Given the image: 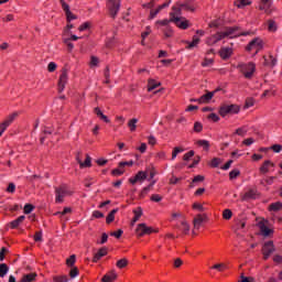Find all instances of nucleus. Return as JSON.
<instances>
[{"label":"nucleus","mask_w":282,"mask_h":282,"mask_svg":"<svg viewBox=\"0 0 282 282\" xmlns=\"http://www.w3.org/2000/svg\"><path fill=\"white\" fill-rule=\"evenodd\" d=\"M241 111V107L238 105H224L219 109V116L226 118V116H235Z\"/></svg>","instance_id":"nucleus-4"},{"label":"nucleus","mask_w":282,"mask_h":282,"mask_svg":"<svg viewBox=\"0 0 282 282\" xmlns=\"http://www.w3.org/2000/svg\"><path fill=\"white\" fill-rule=\"evenodd\" d=\"M66 263H67V265L73 267L74 263H76V256H75V254L70 256V257L66 260Z\"/></svg>","instance_id":"nucleus-60"},{"label":"nucleus","mask_w":282,"mask_h":282,"mask_svg":"<svg viewBox=\"0 0 282 282\" xmlns=\"http://www.w3.org/2000/svg\"><path fill=\"white\" fill-rule=\"evenodd\" d=\"M116 265L119 270H122V268H127V265H129V260H127V258H122L117 261Z\"/></svg>","instance_id":"nucleus-36"},{"label":"nucleus","mask_w":282,"mask_h":282,"mask_svg":"<svg viewBox=\"0 0 282 282\" xmlns=\"http://www.w3.org/2000/svg\"><path fill=\"white\" fill-rule=\"evenodd\" d=\"M62 8L65 11L66 20L68 23H72V21H76L77 17L72 13V10H69V4L65 2V0H61Z\"/></svg>","instance_id":"nucleus-13"},{"label":"nucleus","mask_w":282,"mask_h":282,"mask_svg":"<svg viewBox=\"0 0 282 282\" xmlns=\"http://www.w3.org/2000/svg\"><path fill=\"white\" fill-rule=\"evenodd\" d=\"M108 252L109 249H107V247L100 248L93 257L94 263H98V261H100L102 257H107Z\"/></svg>","instance_id":"nucleus-15"},{"label":"nucleus","mask_w":282,"mask_h":282,"mask_svg":"<svg viewBox=\"0 0 282 282\" xmlns=\"http://www.w3.org/2000/svg\"><path fill=\"white\" fill-rule=\"evenodd\" d=\"M54 282H69V279H67V275H58L53 278Z\"/></svg>","instance_id":"nucleus-49"},{"label":"nucleus","mask_w":282,"mask_h":282,"mask_svg":"<svg viewBox=\"0 0 282 282\" xmlns=\"http://www.w3.org/2000/svg\"><path fill=\"white\" fill-rule=\"evenodd\" d=\"M147 177H148L147 172L140 171L137 173L135 176L130 177L129 182H130V184H138V182H140V184H142V182H144V180H147Z\"/></svg>","instance_id":"nucleus-14"},{"label":"nucleus","mask_w":282,"mask_h":282,"mask_svg":"<svg viewBox=\"0 0 282 282\" xmlns=\"http://www.w3.org/2000/svg\"><path fill=\"white\" fill-rule=\"evenodd\" d=\"M8 272H10V267H8V264H6V263H1L0 264V279H3V276H6V274H8Z\"/></svg>","instance_id":"nucleus-31"},{"label":"nucleus","mask_w":282,"mask_h":282,"mask_svg":"<svg viewBox=\"0 0 282 282\" xmlns=\"http://www.w3.org/2000/svg\"><path fill=\"white\" fill-rule=\"evenodd\" d=\"M68 213H72V207H65L63 212H57L55 215L63 217V215H68Z\"/></svg>","instance_id":"nucleus-56"},{"label":"nucleus","mask_w":282,"mask_h":282,"mask_svg":"<svg viewBox=\"0 0 282 282\" xmlns=\"http://www.w3.org/2000/svg\"><path fill=\"white\" fill-rule=\"evenodd\" d=\"M242 199H257V189H249L248 192H246L242 196Z\"/></svg>","instance_id":"nucleus-27"},{"label":"nucleus","mask_w":282,"mask_h":282,"mask_svg":"<svg viewBox=\"0 0 282 282\" xmlns=\"http://www.w3.org/2000/svg\"><path fill=\"white\" fill-rule=\"evenodd\" d=\"M148 143L150 147H155L158 144V139H155V135L151 134L148 137Z\"/></svg>","instance_id":"nucleus-48"},{"label":"nucleus","mask_w":282,"mask_h":282,"mask_svg":"<svg viewBox=\"0 0 282 282\" xmlns=\"http://www.w3.org/2000/svg\"><path fill=\"white\" fill-rule=\"evenodd\" d=\"M246 133H248V128H246V127L238 128L236 130V134L241 135V138H243L246 135Z\"/></svg>","instance_id":"nucleus-46"},{"label":"nucleus","mask_w":282,"mask_h":282,"mask_svg":"<svg viewBox=\"0 0 282 282\" xmlns=\"http://www.w3.org/2000/svg\"><path fill=\"white\" fill-rule=\"evenodd\" d=\"M95 113H96L97 118H100V120H102L104 122H106V123L110 122L109 117H107L102 112V110H100L98 107L95 108Z\"/></svg>","instance_id":"nucleus-26"},{"label":"nucleus","mask_w":282,"mask_h":282,"mask_svg":"<svg viewBox=\"0 0 282 282\" xmlns=\"http://www.w3.org/2000/svg\"><path fill=\"white\" fill-rule=\"evenodd\" d=\"M25 221V216H20L15 220L11 221V227L12 228H18V226H21Z\"/></svg>","instance_id":"nucleus-33"},{"label":"nucleus","mask_w":282,"mask_h":282,"mask_svg":"<svg viewBox=\"0 0 282 282\" xmlns=\"http://www.w3.org/2000/svg\"><path fill=\"white\" fill-rule=\"evenodd\" d=\"M241 74L245 76V78H252L254 76V72H257V64L249 62V63H242L238 65Z\"/></svg>","instance_id":"nucleus-3"},{"label":"nucleus","mask_w":282,"mask_h":282,"mask_svg":"<svg viewBox=\"0 0 282 282\" xmlns=\"http://www.w3.org/2000/svg\"><path fill=\"white\" fill-rule=\"evenodd\" d=\"M246 228V220H238L235 227V230H243Z\"/></svg>","instance_id":"nucleus-44"},{"label":"nucleus","mask_w":282,"mask_h":282,"mask_svg":"<svg viewBox=\"0 0 282 282\" xmlns=\"http://www.w3.org/2000/svg\"><path fill=\"white\" fill-rule=\"evenodd\" d=\"M137 235L138 237H144V235H152V232H158V229L153 227L147 226V224L142 223L137 226Z\"/></svg>","instance_id":"nucleus-8"},{"label":"nucleus","mask_w":282,"mask_h":282,"mask_svg":"<svg viewBox=\"0 0 282 282\" xmlns=\"http://www.w3.org/2000/svg\"><path fill=\"white\" fill-rule=\"evenodd\" d=\"M80 169H89L91 166V156H89V154H86V160L85 162H83V160H80V156L77 155L76 158Z\"/></svg>","instance_id":"nucleus-17"},{"label":"nucleus","mask_w":282,"mask_h":282,"mask_svg":"<svg viewBox=\"0 0 282 282\" xmlns=\"http://www.w3.org/2000/svg\"><path fill=\"white\" fill-rule=\"evenodd\" d=\"M116 213H118V208L112 209V210L108 214V216H107V218H106V224H111V221H113V219H116Z\"/></svg>","instance_id":"nucleus-35"},{"label":"nucleus","mask_w":282,"mask_h":282,"mask_svg":"<svg viewBox=\"0 0 282 282\" xmlns=\"http://www.w3.org/2000/svg\"><path fill=\"white\" fill-rule=\"evenodd\" d=\"M17 118H19V112H12L10 113L3 122L0 123V129H4L7 130L8 127H10V124H12V122H14V120H17Z\"/></svg>","instance_id":"nucleus-12"},{"label":"nucleus","mask_w":282,"mask_h":282,"mask_svg":"<svg viewBox=\"0 0 282 282\" xmlns=\"http://www.w3.org/2000/svg\"><path fill=\"white\" fill-rule=\"evenodd\" d=\"M193 155H195V151L192 150V151L184 154L183 160L185 162H188V160H191V158H193Z\"/></svg>","instance_id":"nucleus-59"},{"label":"nucleus","mask_w":282,"mask_h":282,"mask_svg":"<svg viewBox=\"0 0 282 282\" xmlns=\"http://www.w3.org/2000/svg\"><path fill=\"white\" fill-rule=\"evenodd\" d=\"M259 10H261L264 14H270L271 12H274L272 0H262L260 2Z\"/></svg>","instance_id":"nucleus-11"},{"label":"nucleus","mask_w":282,"mask_h":282,"mask_svg":"<svg viewBox=\"0 0 282 282\" xmlns=\"http://www.w3.org/2000/svg\"><path fill=\"white\" fill-rule=\"evenodd\" d=\"M221 164V159L219 158H214L212 160L210 166H213V169H217V166H219Z\"/></svg>","instance_id":"nucleus-51"},{"label":"nucleus","mask_w":282,"mask_h":282,"mask_svg":"<svg viewBox=\"0 0 282 282\" xmlns=\"http://www.w3.org/2000/svg\"><path fill=\"white\" fill-rule=\"evenodd\" d=\"M178 153H184V149L176 147L174 148L173 152H172V160H175V158H177Z\"/></svg>","instance_id":"nucleus-45"},{"label":"nucleus","mask_w":282,"mask_h":282,"mask_svg":"<svg viewBox=\"0 0 282 282\" xmlns=\"http://www.w3.org/2000/svg\"><path fill=\"white\" fill-rule=\"evenodd\" d=\"M223 217H224V219H231V218H232V210H230V209H225V210L223 212Z\"/></svg>","instance_id":"nucleus-54"},{"label":"nucleus","mask_w":282,"mask_h":282,"mask_svg":"<svg viewBox=\"0 0 282 282\" xmlns=\"http://www.w3.org/2000/svg\"><path fill=\"white\" fill-rule=\"evenodd\" d=\"M55 202L57 204H63L65 197H69L72 195V191L67 187V185H62L55 189Z\"/></svg>","instance_id":"nucleus-5"},{"label":"nucleus","mask_w":282,"mask_h":282,"mask_svg":"<svg viewBox=\"0 0 282 282\" xmlns=\"http://www.w3.org/2000/svg\"><path fill=\"white\" fill-rule=\"evenodd\" d=\"M69 276H70V279H76V276H78V268L74 267V268L69 271Z\"/></svg>","instance_id":"nucleus-57"},{"label":"nucleus","mask_w":282,"mask_h":282,"mask_svg":"<svg viewBox=\"0 0 282 282\" xmlns=\"http://www.w3.org/2000/svg\"><path fill=\"white\" fill-rule=\"evenodd\" d=\"M118 279V273L116 270L109 271L107 274H105L101 279L102 282H113Z\"/></svg>","instance_id":"nucleus-19"},{"label":"nucleus","mask_w":282,"mask_h":282,"mask_svg":"<svg viewBox=\"0 0 282 282\" xmlns=\"http://www.w3.org/2000/svg\"><path fill=\"white\" fill-rule=\"evenodd\" d=\"M198 147H202L204 151H208L210 149V143L207 140L197 141Z\"/></svg>","instance_id":"nucleus-38"},{"label":"nucleus","mask_w":282,"mask_h":282,"mask_svg":"<svg viewBox=\"0 0 282 282\" xmlns=\"http://www.w3.org/2000/svg\"><path fill=\"white\" fill-rule=\"evenodd\" d=\"M132 213L134 217L132 218L131 226H135L137 221H140V217H142V207H137Z\"/></svg>","instance_id":"nucleus-22"},{"label":"nucleus","mask_w":282,"mask_h":282,"mask_svg":"<svg viewBox=\"0 0 282 282\" xmlns=\"http://www.w3.org/2000/svg\"><path fill=\"white\" fill-rule=\"evenodd\" d=\"M273 261H274V263H282V256L275 254V256L273 257Z\"/></svg>","instance_id":"nucleus-64"},{"label":"nucleus","mask_w":282,"mask_h":282,"mask_svg":"<svg viewBox=\"0 0 282 282\" xmlns=\"http://www.w3.org/2000/svg\"><path fill=\"white\" fill-rule=\"evenodd\" d=\"M250 3H252V1H250V0H236L235 1V6L237 8H246V6H250Z\"/></svg>","instance_id":"nucleus-34"},{"label":"nucleus","mask_w":282,"mask_h":282,"mask_svg":"<svg viewBox=\"0 0 282 282\" xmlns=\"http://www.w3.org/2000/svg\"><path fill=\"white\" fill-rule=\"evenodd\" d=\"M270 149H271V151H272L273 153H281V151H282V145H281V144H273Z\"/></svg>","instance_id":"nucleus-55"},{"label":"nucleus","mask_w":282,"mask_h":282,"mask_svg":"<svg viewBox=\"0 0 282 282\" xmlns=\"http://www.w3.org/2000/svg\"><path fill=\"white\" fill-rule=\"evenodd\" d=\"M107 8L110 12V17H117L118 12H120V0H108Z\"/></svg>","instance_id":"nucleus-10"},{"label":"nucleus","mask_w":282,"mask_h":282,"mask_svg":"<svg viewBox=\"0 0 282 282\" xmlns=\"http://www.w3.org/2000/svg\"><path fill=\"white\" fill-rule=\"evenodd\" d=\"M240 174H241V172L239 170H232L229 173V178L230 180H237V177H239Z\"/></svg>","instance_id":"nucleus-50"},{"label":"nucleus","mask_w":282,"mask_h":282,"mask_svg":"<svg viewBox=\"0 0 282 282\" xmlns=\"http://www.w3.org/2000/svg\"><path fill=\"white\" fill-rule=\"evenodd\" d=\"M203 129H204V126L202 124V122L196 121L194 123V131H195V133H202Z\"/></svg>","instance_id":"nucleus-42"},{"label":"nucleus","mask_w":282,"mask_h":282,"mask_svg":"<svg viewBox=\"0 0 282 282\" xmlns=\"http://www.w3.org/2000/svg\"><path fill=\"white\" fill-rule=\"evenodd\" d=\"M215 63V59L205 57L202 62V67H213V64Z\"/></svg>","instance_id":"nucleus-39"},{"label":"nucleus","mask_w":282,"mask_h":282,"mask_svg":"<svg viewBox=\"0 0 282 282\" xmlns=\"http://www.w3.org/2000/svg\"><path fill=\"white\" fill-rule=\"evenodd\" d=\"M270 169H274V163H272V161H270V160H267L260 167V173L265 175V173H270Z\"/></svg>","instance_id":"nucleus-20"},{"label":"nucleus","mask_w":282,"mask_h":282,"mask_svg":"<svg viewBox=\"0 0 282 282\" xmlns=\"http://www.w3.org/2000/svg\"><path fill=\"white\" fill-rule=\"evenodd\" d=\"M258 228L260 229L261 235H263V237H270L271 235L274 234V230L268 228V226H265L264 221H259Z\"/></svg>","instance_id":"nucleus-16"},{"label":"nucleus","mask_w":282,"mask_h":282,"mask_svg":"<svg viewBox=\"0 0 282 282\" xmlns=\"http://www.w3.org/2000/svg\"><path fill=\"white\" fill-rule=\"evenodd\" d=\"M62 41L63 44L68 47L69 52L74 50V43H72V39H69V32L66 31L64 34H62Z\"/></svg>","instance_id":"nucleus-18"},{"label":"nucleus","mask_w":282,"mask_h":282,"mask_svg":"<svg viewBox=\"0 0 282 282\" xmlns=\"http://www.w3.org/2000/svg\"><path fill=\"white\" fill-rule=\"evenodd\" d=\"M91 29V22H84L79 28V32H87V30Z\"/></svg>","instance_id":"nucleus-40"},{"label":"nucleus","mask_w":282,"mask_h":282,"mask_svg":"<svg viewBox=\"0 0 282 282\" xmlns=\"http://www.w3.org/2000/svg\"><path fill=\"white\" fill-rule=\"evenodd\" d=\"M176 228H180L184 232V235H188L191 232V225H188V221L186 219L181 220V227L177 226Z\"/></svg>","instance_id":"nucleus-25"},{"label":"nucleus","mask_w":282,"mask_h":282,"mask_svg":"<svg viewBox=\"0 0 282 282\" xmlns=\"http://www.w3.org/2000/svg\"><path fill=\"white\" fill-rule=\"evenodd\" d=\"M202 40L199 39V36L197 35H194L193 36V41L192 42H188V45H187V50H193V47H197V45H199V42Z\"/></svg>","instance_id":"nucleus-30"},{"label":"nucleus","mask_w":282,"mask_h":282,"mask_svg":"<svg viewBox=\"0 0 282 282\" xmlns=\"http://www.w3.org/2000/svg\"><path fill=\"white\" fill-rule=\"evenodd\" d=\"M32 210H34V206L30 205V204H26L24 206V214L25 215H30V213H32Z\"/></svg>","instance_id":"nucleus-61"},{"label":"nucleus","mask_w":282,"mask_h":282,"mask_svg":"<svg viewBox=\"0 0 282 282\" xmlns=\"http://www.w3.org/2000/svg\"><path fill=\"white\" fill-rule=\"evenodd\" d=\"M214 96H215V91H210V93L203 95L200 98L197 99V101L199 102V105H204L206 102H210V100H213Z\"/></svg>","instance_id":"nucleus-21"},{"label":"nucleus","mask_w":282,"mask_h":282,"mask_svg":"<svg viewBox=\"0 0 282 282\" xmlns=\"http://www.w3.org/2000/svg\"><path fill=\"white\" fill-rule=\"evenodd\" d=\"M219 56L226 61V58H228L229 56H232V48L231 47H223L219 51Z\"/></svg>","instance_id":"nucleus-24"},{"label":"nucleus","mask_w":282,"mask_h":282,"mask_svg":"<svg viewBox=\"0 0 282 282\" xmlns=\"http://www.w3.org/2000/svg\"><path fill=\"white\" fill-rule=\"evenodd\" d=\"M204 221H206V214L202 215H197L195 218H194V228H197L199 229L202 224H204Z\"/></svg>","instance_id":"nucleus-23"},{"label":"nucleus","mask_w":282,"mask_h":282,"mask_svg":"<svg viewBox=\"0 0 282 282\" xmlns=\"http://www.w3.org/2000/svg\"><path fill=\"white\" fill-rule=\"evenodd\" d=\"M207 118L212 120V122H219V116H217V113H210Z\"/></svg>","instance_id":"nucleus-62"},{"label":"nucleus","mask_w":282,"mask_h":282,"mask_svg":"<svg viewBox=\"0 0 282 282\" xmlns=\"http://www.w3.org/2000/svg\"><path fill=\"white\" fill-rule=\"evenodd\" d=\"M282 209V203L281 202H275L269 206L270 213H279V210Z\"/></svg>","instance_id":"nucleus-29"},{"label":"nucleus","mask_w":282,"mask_h":282,"mask_svg":"<svg viewBox=\"0 0 282 282\" xmlns=\"http://www.w3.org/2000/svg\"><path fill=\"white\" fill-rule=\"evenodd\" d=\"M128 127L131 132L135 131V129H138V118L130 119L128 121Z\"/></svg>","instance_id":"nucleus-32"},{"label":"nucleus","mask_w":282,"mask_h":282,"mask_svg":"<svg viewBox=\"0 0 282 282\" xmlns=\"http://www.w3.org/2000/svg\"><path fill=\"white\" fill-rule=\"evenodd\" d=\"M34 241H43V231L35 232Z\"/></svg>","instance_id":"nucleus-63"},{"label":"nucleus","mask_w":282,"mask_h":282,"mask_svg":"<svg viewBox=\"0 0 282 282\" xmlns=\"http://www.w3.org/2000/svg\"><path fill=\"white\" fill-rule=\"evenodd\" d=\"M268 30H269V32H276V30H278L276 22H274L273 20H270Z\"/></svg>","instance_id":"nucleus-43"},{"label":"nucleus","mask_w":282,"mask_h":282,"mask_svg":"<svg viewBox=\"0 0 282 282\" xmlns=\"http://www.w3.org/2000/svg\"><path fill=\"white\" fill-rule=\"evenodd\" d=\"M182 10H189L191 12H193V10L195 9L188 4H180L178 8L173 7V11L170 13V21H172V23H175V25L180 28V30H188L191 23L188 22V20H186V18H182Z\"/></svg>","instance_id":"nucleus-1"},{"label":"nucleus","mask_w":282,"mask_h":282,"mask_svg":"<svg viewBox=\"0 0 282 282\" xmlns=\"http://www.w3.org/2000/svg\"><path fill=\"white\" fill-rule=\"evenodd\" d=\"M100 63V59L96 56L90 57V67H98V64Z\"/></svg>","instance_id":"nucleus-53"},{"label":"nucleus","mask_w":282,"mask_h":282,"mask_svg":"<svg viewBox=\"0 0 282 282\" xmlns=\"http://www.w3.org/2000/svg\"><path fill=\"white\" fill-rule=\"evenodd\" d=\"M273 252H276V247H274V242L271 240L264 242L262 247V254H263L264 261H268V259H270Z\"/></svg>","instance_id":"nucleus-7"},{"label":"nucleus","mask_w":282,"mask_h":282,"mask_svg":"<svg viewBox=\"0 0 282 282\" xmlns=\"http://www.w3.org/2000/svg\"><path fill=\"white\" fill-rule=\"evenodd\" d=\"M248 32H239L237 28H229L226 31L218 32L207 37L206 45H217V43L224 41V39H237V36H248Z\"/></svg>","instance_id":"nucleus-2"},{"label":"nucleus","mask_w":282,"mask_h":282,"mask_svg":"<svg viewBox=\"0 0 282 282\" xmlns=\"http://www.w3.org/2000/svg\"><path fill=\"white\" fill-rule=\"evenodd\" d=\"M212 270H218V272H223V270H228V265H226V263H217L212 267Z\"/></svg>","instance_id":"nucleus-37"},{"label":"nucleus","mask_w":282,"mask_h":282,"mask_svg":"<svg viewBox=\"0 0 282 282\" xmlns=\"http://www.w3.org/2000/svg\"><path fill=\"white\" fill-rule=\"evenodd\" d=\"M67 80H69V69L67 67L62 68V73L58 79V91L63 94L65 91V85H67Z\"/></svg>","instance_id":"nucleus-6"},{"label":"nucleus","mask_w":282,"mask_h":282,"mask_svg":"<svg viewBox=\"0 0 282 282\" xmlns=\"http://www.w3.org/2000/svg\"><path fill=\"white\" fill-rule=\"evenodd\" d=\"M56 67H58V65H56V63H54V62H51V63H48V65H47V72H56Z\"/></svg>","instance_id":"nucleus-58"},{"label":"nucleus","mask_w":282,"mask_h":282,"mask_svg":"<svg viewBox=\"0 0 282 282\" xmlns=\"http://www.w3.org/2000/svg\"><path fill=\"white\" fill-rule=\"evenodd\" d=\"M149 34H151V26H147L145 31L143 33H141V45H145L144 43V39H147V36H149Z\"/></svg>","instance_id":"nucleus-41"},{"label":"nucleus","mask_w":282,"mask_h":282,"mask_svg":"<svg viewBox=\"0 0 282 282\" xmlns=\"http://www.w3.org/2000/svg\"><path fill=\"white\" fill-rule=\"evenodd\" d=\"M162 85L160 82H155V79L148 80V91H153V89H158Z\"/></svg>","instance_id":"nucleus-28"},{"label":"nucleus","mask_w":282,"mask_h":282,"mask_svg":"<svg viewBox=\"0 0 282 282\" xmlns=\"http://www.w3.org/2000/svg\"><path fill=\"white\" fill-rule=\"evenodd\" d=\"M274 180H276V177H274V176H269V177L262 180V181H261V184L267 183L269 186H271V184H274Z\"/></svg>","instance_id":"nucleus-52"},{"label":"nucleus","mask_w":282,"mask_h":282,"mask_svg":"<svg viewBox=\"0 0 282 282\" xmlns=\"http://www.w3.org/2000/svg\"><path fill=\"white\" fill-rule=\"evenodd\" d=\"M252 50H254V55L259 54V52H261V50H263V40L256 37L254 40H252L249 45L247 46V51L248 52H252Z\"/></svg>","instance_id":"nucleus-9"},{"label":"nucleus","mask_w":282,"mask_h":282,"mask_svg":"<svg viewBox=\"0 0 282 282\" xmlns=\"http://www.w3.org/2000/svg\"><path fill=\"white\" fill-rule=\"evenodd\" d=\"M193 208H194V210H198V213H204V210H206L204 205H202L200 203H194Z\"/></svg>","instance_id":"nucleus-47"}]
</instances>
